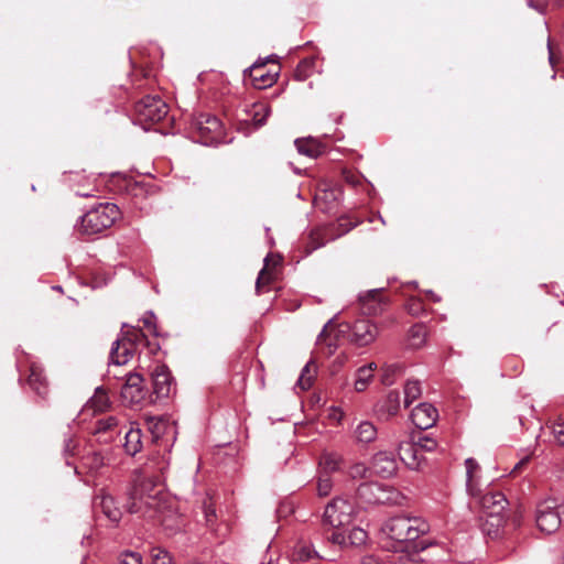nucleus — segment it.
Wrapping results in <instances>:
<instances>
[{"label":"nucleus","instance_id":"obj_1","mask_svg":"<svg viewBox=\"0 0 564 564\" xmlns=\"http://www.w3.org/2000/svg\"><path fill=\"white\" fill-rule=\"evenodd\" d=\"M127 510L149 521L160 523L165 530L181 529L182 519L174 503L151 477L139 478L129 491Z\"/></svg>","mask_w":564,"mask_h":564},{"label":"nucleus","instance_id":"obj_2","mask_svg":"<svg viewBox=\"0 0 564 564\" xmlns=\"http://www.w3.org/2000/svg\"><path fill=\"white\" fill-rule=\"evenodd\" d=\"M427 522L417 517H393L384 522L381 531L390 540L398 543L400 550L408 547V543L414 542L421 535L427 533Z\"/></svg>","mask_w":564,"mask_h":564},{"label":"nucleus","instance_id":"obj_3","mask_svg":"<svg viewBox=\"0 0 564 564\" xmlns=\"http://www.w3.org/2000/svg\"><path fill=\"white\" fill-rule=\"evenodd\" d=\"M120 217V209L113 203H100L87 210L76 224V230L82 235H97L111 227Z\"/></svg>","mask_w":564,"mask_h":564},{"label":"nucleus","instance_id":"obj_4","mask_svg":"<svg viewBox=\"0 0 564 564\" xmlns=\"http://www.w3.org/2000/svg\"><path fill=\"white\" fill-rule=\"evenodd\" d=\"M354 503L345 498H334L325 508L324 523L334 529L349 525L355 517Z\"/></svg>","mask_w":564,"mask_h":564},{"label":"nucleus","instance_id":"obj_5","mask_svg":"<svg viewBox=\"0 0 564 564\" xmlns=\"http://www.w3.org/2000/svg\"><path fill=\"white\" fill-rule=\"evenodd\" d=\"M167 105L159 96H145L134 106L137 120L141 124H153L166 117Z\"/></svg>","mask_w":564,"mask_h":564},{"label":"nucleus","instance_id":"obj_6","mask_svg":"<svg viewBox=\"0 0 564 564\" xmlns=\"http://www.w3.org/2000/svg\"><path fill=\"white\" fill-rule=\"evenodd\" d=\"M536 525L540 531L552 534L561 527V506L556 499H546L536 507Z\"/></svg>","mask_w":564,"mask_h":564},{"label":"nucleus","instance_id":"obj_7","mask_svg":"<svg viewBox=\"0 0 564 564\" xmlns=\"http://www.w3.org/2000/svg\"><path fill=\"white\" fill-rule=\"evenodd\" d=\"M144 337L143 333L139 330L127 332L122 337L112 343L110 350V361L115 366L126 365L134 354L137 341Z\"/></svg>","mask_w":564,"mask_h":564},{"label":"nucleus","instance_id":"obj_8","mask_svg":"<svg viewBox=\"0 0 564 564\" xmlns=\"http://www.w3.org/2000/svg\"><path fill=\"white\" fill-rule=\"evenodd\" d=\"M479 505L486 511L491 525L499 528L503 522V512L508 506L506 496L500 491H487L476 497Z\"/></svg>","mask_w":564,"mask_h":564},{"label":"nucleus","instance_id":"obj_9","mask_svg":"<svg viewBox=\"0 0 564 564\" xmlns=\"http://www.w3.org/2000/svg\"><path fill=\"white\" fill-rule=\"evenodd\" d=\"M276 56H269L265 61H258L250 66L245 73L249 74L252 85L257 89H264L271 87L278 78L279 67L275 70H267L265 64L268 61H275Z\"/></svg>","mask_w":564,"mask_h":564},{"label":"nucleus","instance_id":"obj_10","mask_svg":"<svg viewBox=\"0 0 564 564\" xmlns=\"http://www.w3.org/2000/svg\"><path fill=\"white\" fill-rule=\"evenodd\" d=\"M195 126L200 141L205 144L218 141L223 135V124L216 116L200 115Z\"/></svg>","mask_w":564,"mask_h":564},{"label":"nucleus","instance_id":"obj_11","mask_svg":"<svg viewBox=\"0 0 564 564\" xmlns=\"http://www.w3.org/2000/svg\"><path fill=\"white\" fill-rule=\"evenodd\" d=\"M153 392L158 398H167L173 390V378L167 366L158 364L152 372Z\"/></svg>","mask_w":564,"mask_h":564},{"label":"nucleus","instance_id":"obj_12","mask_svg":"<svg viewBox=\"0 0 564 564\" xmlns=\"http://www.w3.org/2000/svg\"><path fill=\"white\" fill-rule=\"evenodd\" d=\"M438 412L436 408L427 402L420 403L411 412L413 424L420 430H427L436 423Z\"/></svg>","mask_w":564,"mask_h":564},{"label":"nucleus","instance_id":"obj_13","mask_svg":"<svg viewBox=\"0 0 564 564\" xmlns=\"http://www.w3.org/2000/svg\"><path fill=\"white\" fill-rule=\"evenodd\" d=\"M400 459L411 469H417L423 459L415 440L401 442L398 447Z\"/></svg>","mask_w":564,"mask_h":564},{"label":"nucleus","instance_id":"obj_14","mask_svg":"<svg viewBox=\"0 0 564 564\" xmlns=\"http://www.w3.org/2000/svg\"><path fill=\"white\" fill-rule=\"evenodd\" d=\"M372 470L382 478H388L397 471V460L392 453L379 452L372 458Z\"/></svg>","mask_w":564,"mask_h":564},{"label":"nucleus","instance_id":"obj_15","mask_svg":"<svg viewBox=\"0 0 564 564\" xmlns=\"http://www.w3.org/2000/svg\"><path fill=\"white\" fill-rule=\"evenodd\" d=\"M382 291L383 289H373L359 294L364 313L377 315L383 310L386 303L381 295Z\"/></svg>","mask_w":564,"mask_h":564},{"label":"nucleus","instance_id":"obj_16","mask_svg":"<svg viewBox=\"0 0 564 564\" xmlns=\"http://www.w3.org/2000/svg\"><path fill=\"white\" fill-rule=\"evenodd\" d=\"M378 334L377 326L368 319H359L354 324V341L359 346H366L372 343Z\"/></svg>","mask_w":564,"mask_h":564},{"label":"nucleus","instance_id":"obj_17","mask_svg":"<svg viewBox=\"0 0 564 564\" xmlns=\"http://www.w3.org/2000/svg\"><path fill=\"white\" fill-rule=\"evenodd\" d=\"M400 409V394L398 391H390L387 397L376 404V413L380 420H389L397 415Z\"/></svg>","mask_w":564,"mask_h":564},{"label":"nucleus","instance_id":"obj_18","mask_svg":"<svg viewBox=\"0 0 564 564\" xmlns=\"http://www.w3.org/2000/svg\"><path fill=\"white\" fill-rule=\"evenodd\" d=\"M95 503L101 508L102 513L109 521L116 524L119 523L122 517V511L117 506L116 500L111 495L100 491V494L96 496Z\"/></svg>","mask_w":564,"mask_h":564},{"label":"nucleus","instance_id":"obj_19","mask_svg":"<svg viewBox=\"0 0 564 564\" xmlns=\"http://www.w3.org/2000/svg\"><path fill=\"white\" fill-rule=\"evenodd\" d=\"M466 467V490L470 497H478L481 494L479 479L480 466L476 459L469 457L465 460Z\"/></svg>","mask_w":564,"mask_h":564},{"label":"nucleus","instance_id":"obj_20","mask_svg":"<svg viewBox=\"0 0 564 564\" xmlns=\"http://www.w3.org/2000/svg\"><path fill=\"white\" fill-rule=\"evenodd\" d=\"M28 383L39 395L45 397L47 394L48 383L41 366L36 364L30 366Z\"/></svg>","mask_w":564,"mask_h":564},{"label":"nucleus","instance_id":"obj_21","mask_svg":"<svg viewBox=\"0 0 564 564\" xmlns=\"http://www.w3.org/2000/svg\"><path fill=\"white\" fill-rule=\"evenodd\" d=\"M341 463L343 458L338 453L324 451L318 460V473L330 475L339 470Z\"/></svg>","mask_w":564,"mask_h":564},{"label":"nucleus","instance_id":"obj_22","mask_svg":"<svg viewBox=\"0 0 564 564\" xmlns=\"http://www.w3.org/2000/svg\"><path fill=\"white\" fill-rule=\"evenodd\" d=\"M295 148L300 154L316 159L324 153V147L313 138L296 139Z\"/></svg>","mask_w":564,"mask_h":564},{"label":"nucleus","instance_id":"obj_23","mask_svg":"<svg viewBox=\"0 0 564 564\" xmlns=\"http://www.w3.org/2000/svg\"><path fill=\"white\" fill-rule=\"evenodd\" d=\"M376 369L377 365L375 362H370L356 370L354 388L357 392H362L368 388L373 379Z\"/></svg>","mask_w":564,"mask_h":564},{"label":"nucleus","instance_id":"obj_24","mask_svg":"<svg viewBox=\"0 0 564 564\" xmlns=\"http://www.w3.org/2000/svg\"><path fill=\"white\" fill-rule=\"evenodd\" d=\"M123 447L126 453L131 456H134L135 454L141 452L143 447L142 432L138 427V425L132 424L129 431L126 433Z\"/></svg>","mask_w":564,"mask_h":564},{"label":"nucleus","instance_id":"obj_25","mask_svg":"<svg viewBox=\"0 0 564 564\" xmlns=\"http://www.w3.org/2000/svg\"><path fill=\"white\" fill-rule=\"evenodd\" d=\"M379 492L376 500V503L379 505H401L404 499L400 491L383 484H381Z\"/></svg>","mask_w":564,"mask_h":564},{"label":"nucleus","instance_id":"obj_26","mask_svg":"<svg viewBox=\"0 0 564 564\" xmlns=\"http://www.w3.org/2000/svg\"><path fill=\"white\" fill-rule=\"evenodd\" d=\"M354 434L357 442L367 444L373 442L377 438L378 432L371 422L362 421L357 425Z\"/></svg>","mask_w":564,"mask_h":564},{"label":"nucleus","instance_id":"obj_27","mask_svg":"<svg viewBox=\"0 0 564 564\" xmlns=\"http://www.w3.org/2000/svg\"><path fill=\"white\" fill-rule=\"evenodd\" d=\"M271 115V107L265 102H256L249 110V117L257 128L262 127Z\"/></svg>","mask_w":564,"mask_h":564},{"label":"nucleus","instance_id":"obj_28","mask_svg":"<svg viewBox=\"0 0 564 564\" xmlns=\"http://www.w3.org/2000/svg\"><path fill=\"white\" fill-rule=\"evenodd\" d=\"M380 482H364L357 489L358 498L366 503H376L379 496Z\"/></svg>","mask_w":564,"mask_h":564},{"label":"nucleus","instance_id":"obj_29","mask_svg":"<svg viewBox=\"0 0 564 564\" xmlns=\"http://www.w3.org/2000/svg\"><path fill=\"white\" fill-rule=\"evenodd\" d=\"M404 373V367L400 364L387 365L382 368L381 383L384 386H392L395 380L402 377Z\"/></svg>","mask_w":564,"mask_h":564},{"label":"nucleus","instance_id":"obj_30","mask_svg":"<svg viewBox=\"0 0 564 564\" xmlns=\"http://www.w3.org/2000/svg\"><path fill=\"white\" fill-rule=\"evenodd\" d=\"M426 327L423 324H415L409 330V346L412 348H421L426 340Z\"/></svg>","mask_w":564,"mask_h":564},{"label":"nucleus","instance_id":"obj_31","mask_svg":"<svg viewBox=\"0 0 564 564\" xmlns=\"http://www.w3.org/2000/svg\"><path fill=\"white\" fill-rule=\"evenodd\" d=\"M110 405L108 394L101 388H97L95 394L89 399L87 408L94 412H104Z\"/></svg>","mask_w":564,"mask_h":564},{"label":"nucleus","instance_id":"obj_32","mask_svg":"<svg viewBox=\"0 0 564 564\" xmlns=\"http://www.w3.org/2000/svg\"><path fill=\"white\" fill-rule=\"evenodd\" d=\"M421 393L420 381L408 380L404 384V405L409 406L413 401L420 398Z\"/></svg>","mask_w":564,"mask_h":564},{"label":"nucleus","instance_id":"obj_33","mask_svg":"<svg viewBox=\"0 0 564 564\" xmlns=\"http://www.w3.org/2000/svg\"><path fill=\"white\" fill-rule=\"evenodd\" d=\"M315 370L316 366L314 365V362L308 361L301 371V376L297 380V386H300L303 390L310 389L313 383Z\"/></svg>","mask_w":564,"mask_h":564},{"label":"nucleus","instance_id":"obj_34","mask_svg":"<svg viewBox=\"0 0 564 564\" xmlns=\"http://www.w3.org/2000/svg\"><path fill=\"white\" fill-rule=\"evenodd\" d=\"M118 425V419L116 416H108L100 419L96 422L93 433L95 435H101L107 432H111Z\"/></svg>","mask_w":564,"mask_h":564},{"label":"nucleus","instance_id":"obj_35","mask_svg":"<svg viewBox=\"0 0 564 564\" xmlns=\"http://www.w3.org/2000/svg\"><path fill=\"white\" fill-rule=\"evenodd\" d=\"M142 377L139 373L129 372L126 376V383L121 388V397H130L129 391L131 389L142 390L141 388Z\"/></svg>","mask_w":564,"mask_h":564},{"label":"nucleus","instance_id":"obj_36","mask_svg":"<svg viewBox=\"0 0 564 564\" xmlns=\"http://www.w3.org/2000/svg\"><path fill=\"white\" fill-rule=\"evenodd\" d=\"M314 66V61L311 58H305L299 63L295 69V78L297 80H305Z\"/></svg>","mask_w":564,"mask_h":564},{"label":"nucleus","instance_id":"obj_37","mask_svg":"<svg viewBox=\"0 0 564 564\" xmlns=\"http://www.w3.org/2000/svg\"><path fill=\"white\" fill-rule=\"evenodd\" d=\"M269 262H270V256H267L264 258V267L259 272V275H258V279H257V282H256V290H257L258 293L261 292V286L262 285L269 284L271 282V279H272L271 278V272L268 269Z\"/></svg>","mask_w":564,"mask_h":564},{"label":"nucleus","instance_id":"obj_38","mask_svg":"<svg viewBox=\"0 0 564 564\" xmlns=\"http://www.w3.org/2000/svg\"><path fill=\"white\" fill-rule=\"evenodd\" d=\"M333 488V481L329 475L319 474L317 480V492L321 497H326L330 494Z\"/></svg>","mask_w":564,"mask_h":564},{"label":"nucleus","instance_id":"obj_39","mask_svg":"<svg viewBox=\"0 0 564 564\" xmlns=\"http://www.w3.org/2000/svg\"><path fill=\"white\" fill-rule=\"evenodd\" d=\"M550 429L554 436L555 442L558 445L564 446V419L560 417V419L555 420L551 424Z\"/></svg>","mask_w":564,"mask_h":564},{"label":"nucleus","instance_id":"obj_40","mask_svg":"<svg viewBox=\"0 0 564 564\" xmlns=\"http://www.w3.org/2000/svg\"><path fill=\"white\" fill-rule=\"evenodd\" d=\"M369 473H370L369 468L362 463L354 464L352 466H350V468L348 470V475L352 479L367 478Z\"/></svg>","mask_w":564,"mask_h":564},{"label":"nucleus","instance_id":"obj_41","mask_svg":"<svg viewBox=\"0 0 564 564\" xmlns=\"http://www.w3.org/2000/svg\"><path fill=\"white\" fill-rule=\"evenodd\" d=\"M405 307L406 311L413 316H421L425 312L423 302L417 297H410Z\"/></svg>","mask_w":564,"mask_h":564},{"label":"nucleus","instance_id":"obj_42","mask_svg":"<svg viewBox=\"0 0 564 564\" xmlns=\"http://www.w3.org/2000/svg\"><path fill=\"white\" fill-rule=\"evenodd\" d=\"M153 564H172V557L167 551L155 547L151 552Z\"/></svg>","mask_w":564,"mask_h":564},{"label":"nucleus","instance_id":"obj_43","mask_svg":"<svg viewBox=\"0 0 564 564\" xmlns=\"http://www.w3.org/2000/svg\"><path fill=\"white\" fill-rule=\"evenodd\" d=\"M368 535L364 529L354 528L348 535V540L352 545H361L366 542Z\"/></svg>","mask_w":564,"mask_h":564},{"label":"nucleus","instance_id":"obj_44","mask_svg":"<svg viewBox=\"0 0 564 564\" xmlns=\"http://www.w3.org/2000/svg\"><path fill=\"white\" fill-rule=\"evenodd\" d=\"M415 443L421 452H433L437 446L436 441L429 436H420Z\"/></svg>","mask_w":564,"mask_h":564},{"label":"nucleus","instance_id":"obj_45","mask_svg":"<svg viewBox=\"0 0 564 564\" xmlns=\"http://www.w3.org/2000/svg\"><path fill=\"white\" fill-rule=\"evenodd\" d=\"M119 564H142V557L137 552H124L120 555Z\"/></svg>","mask_w":564,"mask_h":564},{"label":"nucleus","instance_id":"obj_46","mask_svg":"<svg viewBox=\"0 0 564 564\" xmlns=\"http://www.w3.org/2000/svg\"><path fill=\"white\" fill-rule=\"evenodd\" d=\"M129 395L130 397H122V399L129 403V404H134V403H139L142 399H143V390H137V389H131V391H129Z\"/></svg>","mask_w":564,"mask_h":564},{"label":"nucleus","instance_id":"obj_47","mask_svg":"<svg viewBox=\"0 0 564 564\" xmlns=\"http://www.w3.org/2000/svg\"><path fill=\"white\" fill-rule=\"evenodd\" d=\"M343 177L345 180L346 183L352 185V186H358L360 183H361V177L360 175L351 172V171H347L345 170L343 172Z\"/></svg>","mask_w":564,"mask_h":564},{"label":"nucleus","instance_id":"obj_48","mask_svg":"<svg viewBox=\"0 0 564 564\" xmlns=\"http://www.w3.org/2000/svg\"><path fill=\"white\" fill-rule=\"evenodd\" d=\"M327 540L333 544L341 545L346 542V536L343 532H333L329 536H327Z\"/></svg>","mask_w":564,"mask_h":564},{"label":"nucleus","instance_id":"obj_49","mask_svg":"<svg viewBox=\"0 0 564 564\" xmlns=\"http://www.w3.org/2000/svg\"><path fill=\"white\" fill-rule=\"evenodd\" d=\"M204 513L206 522L212 523L214 518L216 517L215 509L212 507V505H207L206 502L204 503Z\"/></svg>","mask_w":564,"mask_h":564},{"label":"nucleus","instance_id":"obj_50","mask_svg":"<svg viewBox=\"0 0 564 564\" xmlns=\"http://www.w3.org/2000/svg\"><path fill=\"white\" fill-rule=\"evenodd\" d=\"M361 564H384L378 556L373 554L365 555L361 558Z\"/></svg>","mask_w":564,"mask_h":564},{"label":"nucleus","instance_id":"obj_51","mask_svg":"<svg viewBox=\"0 0 564 564\" xmlns=\"http://www.w3.org/2000/svg\"><path fill=\"white\" fill-rule=\"evenodd\" d=\"M153 315L151 314L150 316L148 317H144L143 318V324H144V327H147L149 330L153 332L154 335H156L155 333V326L153 324Z\"/></svg>","mask_w":564,"mask_h":564},{"label":"nucleus","instance_id":"obj_52","mask_svg":"<svg viewBox=\"0 0 564 564\" xmlns=\"http://www.w3.org/2000/svg\"><path fill=\"white\" fill-rule=\"evenodd\" d=\"M339 226L345 227L344 232H348V231H349V230H351L356 225H355V224L349 223V221H348V220H346V219H341V220H340V223H339Z\"/></svg>","mask_w":564,"mask_h":564},{"label":"nucleus","instance_id":"obj_53","mask_svg":"<svg viewBox=\"0 0 564 564\" xmlns=\"http://www.w3.org/2000/svg\"><path fill=\"white\" fill-rule=\"evenodd\" d=\"M529 462V457L522 458L520 462H518L512 470V473H517L527 463Z\"/></svg>","mask_w":564,"mask_h":564},{"label":"nucleus","instance_id":"obj_54","mask_svg":"<svg viewBox=\"0 0 564 564\" xmlns=\"http://www.w3.org/2000/svg\"><path fill=\"white\" fill-rule=\"evenodd\" d=\"M547 50H549V62L552 66L555 65V57H554V54L552 52V46H551V42L550 40L547 41Z\"/></svg>","mask_w":564,"mask_h":564},{"label":"nucleus","instance_id":"obj_55","mask_svg":"<svg viewBox=\"0 0 564 564\" xmlns=\"http://www.w3.org/2000/svg\"><path fill=\"white\" fill-rule=\"evenodd\" d=\"M399 558L402 564H415V562H416L414 558H410L404 555H401Z\"/></svg>","mask_w":564,"mask_h":564},{"label":"nucleus","instance_id":"obj_56","mask_svg":"<svg viewBox=\"0 0 564 564\" xmlns=\"http://www.w3.org/2000/svg\"><path fill=\"white\" fill-rule=\"evenodd\" d=\"M93 459H94V464H95L96 467L102 465V458L99 455L95 454Z\"/></svg>","mask_w":564,"mask_h":564},{"label":"nucleus","instance_id":"obj_57","mask_svg":"<svg viewBox=\"0 0 564 564\" xmlns=\"http://www.w3.org/2000/svg\"><path fill=\"white\" fill-rule=\"evenodd\" d=\"M426 294L434 301V302H438L441 301V297L437 296L433 291H426Z\"/></svg>","mask_w":564,"mask_h":564},{"label":"nucleus","instance_id":"obj_58","mask_svg":"<svg viewBox=\"0 0 564 564\" xmlns=\"http://www.w3.org/2000/svg\"><path fill=\"white\" fill-rule=\"evenodd\" d=\"M76 194H77L78 196H80V197H90V196H93V194H91V193H89V192H80V191H77V192H76Z\"/></svg>","mask_w":564,"mask_h":564},{"label":"nucleus","instance_id":"obj_59","mask_svg":"<svg viewBox=\"0 0 564 564\" xmlns=\"http://www.w3.org/2000/svg\"><path fill=\"white\" fill-rule=\"evenodd\" d=\"M66 445H65V452H68L69 451V446H70V443H72V440H67L65 441Z\"/></svg>","mask_w":564,"mask_h":564},{"label":"nucleus","instance_id":"obj_60","mask_svg":"<svg viewBox=\"0 0 564 564\" xmlns=\"http://www.w3.org/2000/svg\"><path fill=\"white\" fill-rule=\"evenodd\" d=\"M302 556L310 557V556H311V554H310L308 552H307V553H305V549L303 547V549H302Z\"/></svg>","mask_w":564,"mask_h":564},{"label":"nucleus","instance_id":"obj_61","mask_svg":"<svg viewBox=\"0 0 564 564\" xmlns=\"http://www.w3.org/2000/svg\"><path fill=\"white\" fill-rule=\"evenodd\" d=\"M326 327H327V325H325V326H324V328H323V330L321 332V334H319L318 338H321V337H323V336H324V334H325V332H326Z\"/></svg>","mask_w":564,"mask_h":564},{"label":"nucleus","instance_id":"obj_62","mask_svg":"<svg viewBox=\"0 0 564 564\" xmlns=\"http://www.w3.org/2000/svg\"><path fill=\"white\" fill-rule=\"evenodd\" d=\"M409 285L416 288L417 286V282H415V281L410 282Z\"/></svg>","mask_w":564,"mask_h":564}]
</instances>
